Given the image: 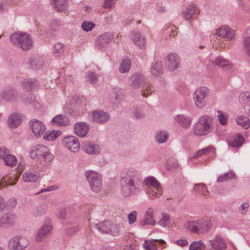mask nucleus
<instances>
[{
	"label": "nucleus",
	"instance_id": "obj_1",
	"mask_svg": "<svg viewBox=\"0 0 250 250\" xmlns=\"http://www.w3.org/2000/svg\"><path fill=\"white\" fill-rule=\"evenodd\" d=\"M121 184L122 193L125 197L139 193L144 185L146 187V194L151 199L160 197L163 193L160 184L155 178L148 177L143 180L137 171L132 168L122 172Z\"/></svg>",
	"mask_w": 250,
	"mask_h": 250
},
{
	"label": "nucleus",
	"instance_id": "obj_2",
	"mask_svg": "<svg viewBox=\"0 0 250 250\" xmlns=\"http://www.w3.org/2000/svg\"><path fill=\"white\" fill-rule=\"evenodd\" d=\"M211 227V221L210 219L207 218L189 221L185 224L186 229L196 234L207 232L210 230Z\"/></svg>",
	"mask_w": 250,
	"mask_h": 250
},
{
	"label": "nucleus",
	"instance_id": "obj_3",
	"mask_svg": "<svg viewBox=\"0 0 250 250\" xmlns=\"http://www.w3.org/2000/svg\"><path fill=\"white\" fill-rule=\"evenodd\" d=\"M213 129V119L208 115L199 117L198 122L193 126L194 134L198 136L206 135Z\"/></svg>",
	"mask_w": 250,
	"mask_h": 250
},
{
	"label": "nucleus",
	"instance_id": "obj_4",
	"mask_svg": "<svg viewBox=\"0 0 250 250\" xmlns=\"http://www.w3.org/2000/svg\"><path fill=\"white\" fill-rule=\"evenodd\" d=\"M11 43L24 51L30 49L33 45L31 36L25 32H16L10 36Z\"/></svg>",
	"mask_w": 250,
	"mask_h": 250
},
{
	"label": "nucleus",
	"instance_id": "obj_5",
	"mask_svg": "<svg viewBox=\"0 0 250 250\" xmlns=\"http://www.w3.org/2000/svg\"><path fill=\"white\" fill-rule=\"evenodd\" d=\"M29 156L34 160L44 161L51 162L54 156L48 147L42 145H37L33 146L29 152Z\"/></svg>",
	"mask_w": 250,
	"mask_h": 250
},
{
	"label": "nucleus",
	"instance_id": "obj_6",
	"mask_svg": "<svg viewBox=\"0 0 250 250\" xmlns=\"http://www.w3.org/2000/svg\"><path fill=\"white\" fill-rule=\"evenodd\" d=\"M210 95L209 89L205 86L198 87L192 94V99L195 106L199 109L205 107L208 103Z\"/></svg>",
	"mask_w": 250,
	"mask_h": 250
},
{
	"label": "nucleus",
	"instance_id": "obj_7",
	"mask_svg": "<svg viewBox=\"0 0 250 250\" xmlns=\"http://www.w3.org/2000/svg\"><path fill=\"white\" fill-rule=\"evenodd\" d=\"M84 175L90 189L96 193L100 192L103 187L102 175L92 170H86Z\"/></svg>",
	"mask_w": 250,
	"mask_h": 250
},
{
	"label": "nucleus",
	"instance_id": "obj_8",
	"mask_svg": "<svg viewBox=\"0 0 250 250\" xmlns=\"http://www.w3.org/2000/svg\"><path fill=\"white\" fill-rule=\"evenodd\" d=\"M10 250H24L29 245L28 239L21 235H16L9 241Z\"/></svg>",
	"mask_w": 250,
	"mask_h": 250
},
{
	"label": "nucleus",
	"instance_id": "obj_9",
	"mask_svg": "<svg viewBox=\"0 0 250 250\" xmlns=\"http://www.w3.org/2000/svg\"><path fill=\"white\" fill-rule=\"evenodd\" d=\"M114 35L110 32H106L99 36L95 41V46L98 49H102L106 47L112 42Z\"/></svg>",
	"mask_w": 250,
	"mask_h": 250
},
{
	"label": "nucleus",
	"instance_id": "obj_10",
	"mask_svg": "<svg viewBox=\"0 0 250 250\" xmlns=\"http://www.w3.org/2000/svg\"><path fill=\"white\" fill-rule=\"evenodd\" d=\"M63 145L71 152H77L79 150L80 144L77 137L68 136L62 141Z\"/></svg>",
	"mask_w": 250,
	"mask_h": 250
},
{
	"label": "nucleus",
	"instance_id": "obj_11",
	"mask_svg": "<svg viewBox=\"0 0 250 250\" xmlns=\"http://www.w3.org/2000/svg\"><path fill=\"white\" fill-rule=\"evenodd\" d=\"M130 86L131 88L137 89L141 88L146 82L145 76L142 73L136 72L130 76Z\"/></svg>",
	"mask_w": 250,
	"mask_h": 250
},
{
	"label": "nucleus",
	"instance_id": "obj_12",
	"mask_svg": "<svg viewBox=\"0 0 250 250\" xmlns=\"http://www.w3.org/2000/svg\"><path fill=\"white\" fill-rule=\"evenodd\" d=\"M29 125L32 131L36 137H41L46 130L44 124L37 119L32 120L29 123Z\"/></svg>",
	"mask_w": 250,
	"mask_h": 250
},
{
	"label": "nucleus",
	"instance_id": "obj_13",
	"mask_svg": "<svg viewBox=\"0 0 250 250\" xmlns=\"http://www.w3.org/2000/svg\"><path fill=\"white\" fill-rule=\"evenodd\" d=\"M109 119V114L101 110L94 111L90 114V121L93 123L103 124L107 122Z\"/></svg>",
	"mask_w": 250,
	"mask_h": 250
},
{
	"label": "nucleus",
	"instance_id": "obj_14",
	"mask_svg": "<svg viewBox=\"0 0 250 250\" xmlns=\"http://www.w3.org/2000/svg\"><path fill=\"white\" fill-rule=\"evenodd\" d=\"M165 242L162 239H152L146 240L143 246L146 250H158L159 248L163 249L165 246Z\"/></svg>",
	"mask_w": 250,
	"mask_h": 250
},
{
	"label": "nucleus",
	"instance_id": "obj_15",
	"mask_svg": "<svg viewBox=\"0 0 250 250\" xmlns=\"http://www.w3.org/2000/svg\"><path fill=\"white\" fill-rule=\"evenodd\" d=\"M40 173L33 168H29L25 170L22 175V179L24 182L34 183L40 178Z\"/></svg>",
	"mask_w": 250,
	"mask_h": 250
},
{
	"label": "nucleus",
	"instance_id": "obj_16",
	"mask_svg": "<svg viewBox=\"0 0 250 250\" xmlns=\"http://www.w3.org/2000/svg\"><path fill=\"white\" fill-rule=\"evenodd\" d=\"M199 11L195 4H190L188 5L183 12V16L185 20H189L198 16Z\"/></svg>",
	"mask_w": 250,
	"mask_h": 250
},
{
	"label": "nucleus",
	"instance_id": "obj_17",
	"mask_svg": "<svg viewBox=\"0 0 250 250\" xmlns=\"http://www.w3.org/2000/svg\"><path fill=\"white\" fill-rule=\"evenodd\" d=\"M21 115L19 114H12L7 120V125L10 128H15L21 125L22 122Z\"/></svg>",
	"mask_w": 250,
	"mask_h": 250
},
{
	"label": "nucleus",
	"instance_id": "obj_18",
	"mask_svg": "<svg viewBox=\"0 0 250 250\" xmlns=\"http://www.w3.org/2000/svg\"><path fill=\"white\" fill-rule=\"evenodd\" d=\"M166 63L167 66L170 71L175 70L179 65V57L175 54H170L167 57Z\"/></svg>",
	"mask_w": 250,
	"mask_h": 250
},
{
	"label": "nucleus",
	"instance_id": "obj_19",
	"mask_svg": "<svg viewBox=\"0 0 250 250\" xmlns=\"http://www.w3.org/2000/svg\"><path fill=\"white\" fill-rule=\"evenodd\" d=\"M209 243L215 250H224L226 248V243L224 239L220 235L215 236Z\"/></svg>",
	"mask_w": 250,
	"mask_h": 250
},
{
	"label": "nucleus",
	"instance_id": "obj_20",
	"mask_svg": "<svg viewBox=\"0 0 250 250\" xmlns=\"http://www.w3.org/2000/svg\"><path fill=\"white\" fill-rule=\"evenodd\" d=\"M21 86L25 90L30 91L39 88L40 85L36 80L34 79H27L22 82Z\"/></svg>",
	"mask_w": 250,
	"mask_h": 250
},
{
	"label": "nucleus",
	"instance_id": "obj_21",
	"mask_svg": "<svg viewBox=\"0 0 250 250\" xmlns=\"http://www.w3.org/2000/svg\"><path fill=\"white\" fill-rule=\"evenodd\" d=\"M239 102L247 114L250 116V94L243 92L239 96Z\"/></svg>",
	"mask_w": 250,
	"mask_h": 250
},
{
	"label": "nucleus",
	"instance_id": "obj_22",
	"mask_svg": "<svg viewBox=\"0 0 250 250\" xmlns=\"http://www.w3.org/2000/svg\"><path fill=\"white\" fill-rule=\"evenodd\" d=\"M174 120L176 123L181 127L187 128L189 127L191 124L192 119L186 116L183 114H178L174 117Z\"/></svg>",
	"mask_w": 250,
	"mask_h": 250
},
{
	"label": "nucleus",
	"instance_id": "obj_23",
	"mask_svg": "<svg viewBox=\"0 0 250 250\" xmlns=\"http://www.w3.org/2000/svg\"><path fill=\"white\" fill-rule=\"evenodd\" d=\"M74 131L76 134L79 137H84L88 132L89 126L84 122H79L74 125Z\"/></svg>",
	"mask_w": 250,
	"mask_h": 250
},
{
	"label": "nucleus",
	"instance_id": "obj_24",
	"mask_svg": "<svg viewBox=\"0 0 250 250\" xmlns=\"http://www.w3.org/2000/svg\"><path fill=\"white\" fill-rule=\"evenodd\" d=\"M156 222L153 219V209L152 208H148L146 211L144 219L140 221L142 226L152 225L154 226Z\"/></svg>",
	"mask_w": 250,
	"mask_h": 250
},
{
	"label": "nucleus",
	"instance_id": "obj_25",
	"mask_svg": "<svg viewBox=\"0 0 250 250\" xmlns=\"http://www.w3.org/2000/svg\"><path fill=\"white\" fill-rule=\"evenodd\" d=\"M52 229V227L49 224L44 225L38 232L36 241L37 242H42L45 240L48 234Z\"/></svg>",
	"mask_w": 250,
	"mask_h": 250
},
{
	"label": "nucleus",
	"instance_id": "obj_26",
	"mask_svg": "<svg viewBox=\"0 0 250 250\" xmlns=\"http://www.w3.org/2000/svg\"><path fill=\"white\" fill-rule=\"evenodd\" d=\"M211 62L212 63L227 70H230L232 67V63L222 56H218L215 60H212Z\"/></svg>",
	"mask_w": 250,
	"mask_h": 250
},
{
	"label": "nucleus",
	"instance_id": "obj_27",
	"mask_svg": "<svg viewBox=\"0 0 250 250\" xmlns=\"http://www.w3.org/2000/svg\"><path fill=\"white\" fill-rule=\"evenodd\" d=\"M0 96L5 101H14L16 99L17 92L14 88H8L2 91Z\"/></svg>",
	"mask_w": 250,
	"mask_h": 250
},
{
	"label": "nucleus",
	"instance_id": "obj_28",
	"mask_svg": "<svg viewBox=\"0 0 250 250\" xmlns=\"http://www.w3.org/2000/svg\"><path fill=\"white\" fill-rule=\"evenodd\" d=\"M131 39L134 44L141 49H144L146 46V39L145 37L142 35L140 33L136 32L133 33L131 36Z\"/></svg>",
	"mask_w": 250,
	"mask_h": 250
},
{
	"label": "nucleus",
	"instance_id": "obj_29",
	"mask_svg": "<svg viewBox=\"0 0 250 250\" xmlns=\"http://www.w3.org/2000/svg\"><path fill=\"white\" fill-rule=\"evenodd\" d=\"M82 147L84 151L89 154H98L100 151L98 146L90 142H85Z\"/></svg>",
	"mask_w": 250,
	"mask_h": 250
},
{
	"label": "nucleus",
	"instance_id": "obj_30",
	"mask_svg": "<svg viewBox=\"0 0 250 250\" xmlns=\"http://www.w3.org/2000/svg\"><path fill=\"white\" fill-rule=\"evenodd\" d=\"M194 190L197 196L206 198L208 195V191L206 186L202 184H197L194 185Z\"/></svg>",
	"mask_w": 250,
	"mask_h": 250
},
{
	"label": "nucleus",
	"instance_id": "obj_31",
	"mask_svg": "<svg viewBox=\"0 0 250 250\" xmlns=\"http://www.w3.org/2000/svg\"><path fill=\"white\" fill-rule=\"evenodd\" d=\"M215 153V150L214 147L210 146L199 150L191 158H189L188 159L190 160L192 158L196 159L202 156L203 155H205L209 154L214 155Z\"/></svg>",
	"mask_w": 250,
	"mask_h": 250
},
{
	"label": "nucleus",
	"instance_id": "obj_32",
	"mask_svg": "<svg viewBox=\"0 0 250 250\" xmlns=\"http://www.w3.org/2000/svg\"><path fill=\"white\" fill-rule=\"evenodd\" d=\"M162 62L157 61L153 62L150 66V72L153 76H159L162 73Z\"/></svg>",
	"mask_w": 250,
	"mask_h": 250
},
{
	"label": "nucleus",
	"instance_id": "obj_33",
	"mask_svg": "<svg viewBox=\"0 0 250 250\" xmlns=\"http://www.w3.org/2000/svg\"><path fill=\"white\" fill-rule=\"evenodd\" d=\"M52 5L54 6V8L56 10L62 12L63 13L65 12L67 8V2L66 0H52Z\"/></svg>",
	"mask_w": 250,
	"mask_h": 250
},
{
	"label": "nucleus",
	"instance_id": "obj_34",
	"mask_svg": "<svg viewBox=\"0 0 250 250\" xmlns=\"http://www.w3.org/2000/svg\"><path fill=\"white\" fill-rule=\"evenodd\" d=\"M15 216L10 213L3 215L0 218V225L4 227L12 225L14 222Z\"/></svg>",
	"mask_w": 250,
	"mask_h": 250
},
{
	"label": "nucleus",
	"instance_id": "obj_35",
	"mask_svg": "<svg viewBox=\"0 0 250 250\" xmlns=\"http://www.w3.org/2000/svg\"><path fill=\"white\" fill-rule=\"evenodd\" d=\"M51 121L60 126H66L69 124L68 119L62 114L56 115L52 119Z\"/></svg>",
	"mask_w": 250,
	"mask_h": 250
},
{
	"label": "nucleus",
	"instance_id": "obj_36",
	"mask_svg": "<svg viewBox=\"0 0 250 250\" xmlns=\"http://www.w3.org/2000/svg\"><path fill=\"white\" fill-rule=\"evenodd\" d=\"M243 137L241 135H238L235 137L233 139L229 140L228 141V144L231 147H238L243 144Z\"/></svg>",
	"mask_w": 250,
	"mask_h": 250
},
{
	"label": "nucleus",
	"instance_id": "obj_37",
	"mask_svg": "<svg viewBox=\"0 0 250 250\" xmlns=\"http://www.w3.org/2000/svg\"><path fill=\"white\" fill-rule=\"evenodd\" d=\"M247 36L243 40V50L246 54L250 57V28L247 31Z\"/></svg>",
	"mask_w": 250,
	"mask_h": 250
},
{
	"label": "nucleus",
	"instance_id": "obj_38",
	"mask_svg": "<svg viewBox=\"0 0 250 250\" xmlns=\"http://www.w3.org/2000/svg\"><path fill=\"white\" fill-rule=\"evenodd\" d=\"M61 135L60 131L55 130H48L43 136V139L49 141H53Z\"/></svg>",
	"mask_w": 250,
	"mask_h": 250
},
{
	"label": "nucleus",
	"instance_id": "obj_39",
	"mask_svg": "<svg viewBox=\"0 0 250 250\" xmlns=\"http://www.w3.org/2000/svg\"><path fill=\"white\" fill-rule=\"evenodd\" d=\"M110 227V221L101 222L95 226L96 229L101 233H108V228Z\"/></svg>",
	"mask_w": 250,
	"mask_h": 250
},
{
	"label": "nucleus",
	"instance_id": "obj_40",
	"mask_svg": "<svg viewBox=\"0 0 250 250\" xmlns=\"http://www.w3.org/2000/svg\"><path fill=\"white\" fill-rule=\"evenodd\" d=\"M47 206L44 204L39 205L33 211V215L36 217L41 216L46 213Z\"/></svg>",
	"mask_w": 250,
	"mask_h": 250
},
{
	"label": "nucleus",
	"instance_id": "obj_41",
	"mask_svg": "<svg viewBox=\"0 0 250 250\" xmlns=\"http://www.w3.org/2000/svg\"><path fill=\"white\" fill-rule=\"evenodd\" d=\"M236 123L238 125L242 126L245 129L248 128L250 126L249 120L246 116H238L236 119Z\"/></svg>",
	"mask_w": 250,
	"mask_h": 250
},
{
	"label": "nucleus",
	"instance_id": "obj_42",
	"mask_svg": "<svg viewBox=\"0 0 250 250\" xmlns=\"http://www.w3.org/2000/svg\"><path fill=\"white\" fill-rule=\"evenodd\" d=\"M168 137V134L166 131H160L157 133L155 140L159 144H162L167 141Z\"/></svg>",
	"mask_w": 250,
	"mask_h": 250
},
{
	"label": "nucleus",
	"instance_id": "obj_43",
	"mask_svg": "<svg viewBox=\"0 0 250 250\" xmlns=\"http://www.w3.org/2000/svg\"><path fill=\"white\" fill-rule=\"evenodd\" d=\"M44 62V60L42 57H35L31 62V65L33 68L38 69L42 66Z\"/></svg>",
	"mask_w": 250,
	"mask_h": 250
},
{
	"label": "nucleus",
	"instance_id": "obj_44",
	"mask_svg": "<svg viewBox=\"0 0 250 250\" xmlns=\"http://www.w3.org/2000/svg\"><path fill=\"white\" fill-rule=\"evenodd\" d=\"M120 233V226L117 224H112L110 222V227L108 228V234L117 236Z\"/></svg>",
	"mask_w": 250,
	"mask_h": 250
},
{
	"label": "nucleus",
	"instance_id": "obj_45",
	"mask_svg": "<svg viewBox=\"0 0 250 250\" xmlns=\"http://www.w3.org/2000/svg\"><path fill=\"white\" fill-rule=\"evenodd\" d=\"M3 162L5 165L12 167L16 164L17 158L15 156L8 153L5 157Z\"/></svg>",
	"mask_w": 250,
	"mask_h": 250
},
{
	"label": "nucleus",
	"instance_id": "obj_46",
	"mask_svg": "<svg viewBox=\"0 0 250 250\" xmlns=\"http://www.w3.org/2000/svg\"><path fill=\"white\" fill-rule=\"evenodd\" d=\"M131 66V62L129 59L123 61L119 67V71L122 73H125L129 71Z\"/></svg>",
	"mask_w": 250,
	"mask_h": 250
},
{
	"label": "nucleus",
	"instance_id": "obj_47",
	"mask_svg": "<svg viewBox=\"0 0 250 250\" xmlns=\"http://www.w3.org/2000/svg\"><path fill=\"white\" fill-rule=\"evenodd\" d=\"M235 174L232 171H230L227 173H226L224 175H220L217 179V182L220 183L226 182L229 179H232L234 178Z\"/></svg>",
	"mask_w": 250,
	"mask_h": 250
},
{
	"label": "nucleus",
	"instance_id": "obj_48",
	"mask_svg": "<svg viewBox=\"0 0 250 250\" xmlns=\"http://www.w3.org/2000/svg\"><path fill=\"white\" fill-rule=\"evenodd\" d=\"M145 84L142 87V95L144 97L146 98L154 91V89L151 84L149 83Z\"/></svg>",
	"mask_w": 250,
	"mask_h": 250
},
{
	"label": "nucleus",
	"instance_id": "obj_49",
	"mask_svg": "<svg viewBox=\"0 0 250 250\" xmlns=\"http://www.w3.org/2000/svg\"><path fill=\"white\" fill-rule=\"evenodd\" d=\"M114 98L116 101H120L124 97V93L122 88L115 87L113 89Z\"/></svg>",
	"mask_w": 250,
	"mask_h": 250
},
{
	"label": "nucleus",
	"instance_id": "obj_50",
	"mask_svg": "<svg viewBox=\"0 0 250 250\" xmlns=\"http://www.w3.org/2000/svg\"><path fill=\"white\" fill-rule=\"evenodd\" d=\"M216 116L221 125H226L227 124L228 118L227 114L223 113L220 110H218L217 111Z\"/></svg>",
	"mask_w": 250,
	"mask_h": 250
},
{
	"label": "nucleus",
	"instance_id": "obj_51",
	"mask_svg": "<svg viewBox=\"0 0 250 250\" xmlns=\"http://www.w3.org/2000/svg\"><path fill=\"white\" fill-rule=\"evenodd\" d=\"M64 45L63 44L58 42L54 46V53L56 56H59L62 55L64 52Z\"/></svg>",
	"mask_w": 250,
	"mask_h": 250
},
{
	"label": "nucleus",
	"instance_id": "obj_52",
	"mask_svg": "<svg viewBox=\"0 0 250 250\" xmlns=\"http://www.w3.org/2000/svg\"><path fill=\"white\" fill-rule=\"evenodd\" d=\"M22 100L26 104H31L32 105H36V104H38L35 100V96L31 93H28L27 98H22Z\"/></svg>",
	"mask_w": 250,
	"mask_h": 250
},
{
	"label": "nucleus",
	"instance_id": "obj_53",
	"mask_svg": "<svg viewBox=\"0 0 250 250\" xmlns=\"http://www.w3.org/2000/svg\"><path fill=\"white\" fill-rule=\"evenodd\" d=\"M235 35L234 30L228 26L226 34H225V36H224L223 39L227 41H230L234 38Z\"/></svg>",
	"mask_w": 250,
	"mask_h": 250
},
{
	"label": "nucleus",
	"instance_id": "obj_54",
	"mask_svg": "<svg viewBox=\"0 0 250 250\" xmlns=\"http://www.w3.org/2000/svg\"><path fill=\"white\" fill-rule=\"evenodd\" d=\"M170 223V217L167 214H163L162 218L158 222V224L162 227H166Z\"/></svg>",
	"mask_w": 250,
	"mask_h": 250
},
{
	"label": "nucleus",
	"instance_id": "obj_55",
	"mask_svg": "<svg viewBox=\"0 0 250 250\" xmlns=\"http://www.w3.org/2000/svg\"><path fill=\"white\" fill-rule=\"evenodd\" d=\"M86 78L87 81L91 83H95L98 81V76L93 72H88Z\"/></svg>",
	"mask_w": 250,
	"mask_h": 250
},
{
	"label": "nucleus",
	"instance_id": "obj_56",
	"mask_svg": "<svg viewBox=\"0 0 250 250\" xmlns=\"http://www.w3.org/2000/svg\"><path fill=\"white\" fill-rule=\"evenodd\" d=\"M94 26L95 24L90 21H84L81 25L83 29L86 32L91 30Z\"/></svg>",
	"mask_w": 250,
	"mask_h": 250
},
{
	"label": "nucleus",
	"instance_id": "obj_57",
	"mask_svg": "<svg viewBox=\"0 0 250 250\" xmlns=\"http://www.w3.org/2000/svg\"><path fill=\"white\" fill-rule=\"evenodd\" d=\"M137 212L136 210L131 211L128 215L127 219L128 220V223L132 224L134 223L137 219Z\"/></svg>",
	"mask_w": 250,
	"mask_h": 250
},
{
	"label": "nucleus",
	"instance_id": "obj_58",
	"mask_svg": "<svg viewBox=\"0 0 250 250\" xmlns=\"http://www.w3.org/2000/svg\"><path fill=\"white\" fill-rule=\"evenodd\" d=\"M177 28L175 26L171 25L167 29V33L169 34V38L174 37L177 34Z\"/></svg>",
	"mask_w": 250,
	"mask_h": 250
},
{
	"label": "nucleus",
	"instance_id": "obj_59",
	"mask_svg": "<svg viewBox=\"0 0 250 250\" xmlns=\"http://www.w3.org/2000/svg\"><path fill=\"white\" fill-rule=\"evenodd\" d=\"M227 29H228V26H221L216 30V35L223 39L224 36H225V34H226Z\"/></svg>",
	"mask_w": 250,
	"mask_h": 250
},
{
	"label": "nucleus",
	"instance_id": "obj_60",
	"mask_svg": "<svg viewBox=\"0 0 250 250\" xmlns=\"http://www.w3.org/2000/svg\"><path fill=\"white\" fill-rule=\"evenodd\" d=\"M203 242H194L189 246V250H201V247Z\"/></svg>",
	"mask_w": 250,
	"mask_h": 250
},
{
	"label": "nucleus",
	"instance_id": "obj_61",
	"mask_svg": "<svg viewBox=\"0 0 250 250\" xmlns=\"http://www.w3.org/2000/svg\"><path fill=\"white\" fill-rule=\"evenodd\" d=\"M60 25V22L58 20H54L50 23V29L51 31H56L59 29Z\"/></svg>",
	"mask_w": 250,
	"mask_h": 250
},
{
	"label": "nucleus",
	"instance_id": "obj_62",
	"mask_svg": "<svg viewBox=\"0 0 250 250\" xmlns=\"http://www.w3.org/2000/svg\"><path fill=\"white\" fill-rule=\"evenodd\" d=\"M134 116L137 119H141L144 117L145 114L139 108H136L134 112Z\"/></svg>",
	"mask_w": 250,
	"mask_h": 250
},
{
	"label": "nucleus",
	"instance_id": "obj_63",
	"mask_svg": "<svg viewBox=\"0 0 250 250\" xmlns=\"http://www.w3.org/2000/svg\"><path fill=\"white\" fill-rule=\"evenodd\" d=\"M79 230V228L78 226H74L67 228L66 230V233L68 235H71Z\"/></svg>",
	"mask_w": 250,
	"mask_h": 250
},
{
	"label": "nucleus",
	"instance_id": "obj_64",
	"mask_svg": "<svg viewBox=\"0 0 250 250\" xmlns=\"http://www.w3.org/2000/svg\"><path fill=\"white\" fill-rule=\"evenodd\" d=\"M249 205L248 203L242 204L239 208V211L242 214H246L248 211Z\"/></svg>",
	"mask_w": 250,
	"mask_h": 250
}]
</instances>
